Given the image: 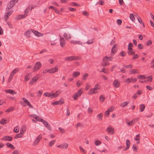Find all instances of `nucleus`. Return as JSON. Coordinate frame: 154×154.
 I'll list each match as a JSON object with an SVG mask.
<instances>
[{
	"instance_id": "1",
	"label": "nucleus",
	"mask_w": 154,
	"mask_h": 154,
	"mask_svg": "<svg viewBox=\"0 0 154 154\" xmlns=\"http://www.w3.org/2000/svg\"><path fill=\"white\" fill-rule=\"evenodd\" d=\"M60 93V92L59 91H57L55 93H54L47 92L43 94V95L45 97H48L52 99L57 97Z\"/></svg>"
},
{
	"instance_id": "2",
	"label": "nucleus",
	"mask_w": 154,
	"mask_h": 154,
	"mask_svg": "<svg viewBox=\"0 0 154 154\" xmlns=\"http://www.w3.org/2000/svg\"><path fill=\"white\" fill-rule=\"evenodd\" d=\"M35 119L37 121L42 122L45 126L46 127L48 130L50 131L51 130V128L50 125L47 121L44 120L39 116H37Z\"/></svg>"
},
{
	"instance_id": "3",
	"label": "nucleus",
	"mask_w": 154,
	"mask_h": 154,
	"mask_svg": "<svg viewBox=\"0 0 154 154\" xmlns=\"http://www.w3.org/2000/svg\"><path fill=\"white\" fill-rule=\"evenodd\" d=\"M13 12V10L11 9L6 8V12L4 16V18L6 21L8 19L9 17L11 14Z\"/></svg>"
},
{
	"instance_id": "4",
	"label": "nucleus",
	"mask_w": 154,
	"mask_h": 154,
	"mask_svg": "<svg viewBox=\"0 0 154 154\" xmlns=\"http://www.w3.org/2000/svg\"><path fill=\"white\" fill-rule=\"evenodd\" d=\"M19 70L18 68H16L12 72L8 79V82H10L11 81L14 74L17 72Z\"/></svg>"
},
{
	"instance_id": "5",
	"label": "nucleus",
	"mask_w": 154,
	"mask_h": 154,
	"mask_svg": "<svg viewBox=\"0 0 154 154\" xmlns=\"http://www.w3.org/2000/svg\"><path fill=\"white\" fill-rule=\"evenodd\" d=\"M18 0H12L9 2L7 8L11 9L15 4L18 2Z\"/></svg>"
},
{
	"instance_id": "6",
	"label": "nucleus",
	"mask_w": 154,
	"mask_h": 154,
	"mask_svg": "<svg viewBox=\"0 0 154 154\" xmlns=\"http://www.w3.org/2000/svg\"><path fill=\"white\" fill-rule=\"evenodd\" d=\"M82 94V90L81 89L79 90L78 92L74 93L73 96V98L74 100H76L77 98L79 97Z\"/></svg>"
},
{
	"instance_id": "7",
	"label": "nucleus",
	"mask_w": 154,
	"mask_h": 154,
	"mask_svg": "<svg viewBox=\"0 0 154 154\" xmlns=\"http://www.w3.org/2000/svg\"><path fill=\"white\" fill-rule=\"evenodd\" d=\"M42 64L40 62H36L34 67L33 68V69L34 71H36L38 70L41 67Z\"/></svg>"
},
{
	"instance_id": "8",
	"label": "nucleus",
	"mask_w": 154,
	"mask_h": 154,
	"mask_svg": "<svg viewBox=\"0 0 154 154\" xmlns=\"http://www.w3.org/2000/svg\"><path fill=\"white\" fill-rule=\"evenodd\" d=\"M79 59V58L77 57L72 56L66 57L65 59V60L68 61H70L73 60H77Z\"/></svg>"
},
{
	"instance_id": "9",
	"label": "nucleus",
	"mask_w": 154,
	"mask_h": 154,
	"mask_svg": "<svg viewBox=\"0 0 154 154\" xmlns=\"http://www.w3.org/2000/svg\"><path fill=\"white\" fill-rule=\"evenodd\" d=\"M68 144L66 143L62 144L58 146L57 147L62 149H66L68 147Z\"/></svg>"
},
{
	"instance_id": "10",
	"label": "nucleus",
	"mask_w": 154,
	"mask_h": 154,
	"mask_svg": "<svg viewBox=\"0 0 154 154\" xmlns=\"http://www.w3.org/2000/svg\"><path fill=\"white\" fill-rule=\"evenodd\" d=\"M27 16V15L26 14L17 15L15 17V18L17 20H20L26 17Z\"/></svg>"
},
{
	"instance_id": "11",
	"label": "nucleus",
	"mask_w": 154,
	"mask_h": 154,
	"mask_svg": "<svg viewBox=\"0 0 154 154\" xmlns=\"http://www.w3.org/2000/svg\"><path fill=\"white\" fill-rule=\"evenodd\" d=\"M2 139L4 141H10L12 140V138L11 136H5L3 137Z\"/></svg>"
},
{
	"instance_id": "12",
	"label": "nucleus",
	"mask_w": 154,
	"mask_h": 154,
	"mask_svg": "<svg viewBox=\"0 0 154 154\" xmlns=\"http://www.w3.org/2000/svg\"><path fill=\"white\" fill-rule=\"evenodd\" d=\"M38 79V76L37 75H36L35 77H33L31 80L30 81L29 83L30 84H32L34 83L35 82H36V81Z\"/></svg>"
},
{
	"instance_id": "13",
	"label": "nucleus",
	"mask_w": 154,
	"mask_h": 154,
	"mask_svg": "<svg viewBox=\"0 0 154 154\" xmlns=\"http://www.w3.org/2000/svg\"><path fill=\"white\" fill-rule=\"evenodd\" d=\"M42 136L41 135H39L35 139L34 143V145H37L39 142Z\"/></svg>"
},
{
	"instance_id": "14",
	"label": "nucleus",
	"mask_w": 154,
	"mask_h": 154,
	"mask_svg": "<svg viewBox=\"0 0 154 154\" xmlns=\"http://www.w3.org/2000/svg\"><path fill=\"white\" fill-rule=\"evenodd\" d=\"M58 70V68L57 66H56L54 68L49 69L50 73H54L57 72Z\"/></svg>"
},
{
	"instance_id": "15",
	"label": "nucleus",
	"mask_w": 154,
	"mask_h": 154,
	"mask_svg": "<svg viewBox=\"0 0 154 154\" xmlns=\"http://www.w3.org/2000/svg\"><path fill=\"white\" fill-rule=\"evenodd\" d=\"M63 37L66 40H68L71 38V34L69 33H65L63 35Z\"/></svg>"
},
{
	"instance_id": "16",
	"label": "nucleus",
	"mask_w": 154,
	"mask_h": 154,
	"mask_svg": "<svg viewBox=\"0 0 154 154\" xmlns=\"http://www.w3.org/2000/svg\"><path fill=\"white\" fill-rule=\"evenodd\" d=\"M70 42L73 45L78 44L79 45H82V42L80 41L72 40L70 41Z\"/></svg>"
},
{
	"instance_id": "17",
	"label": "nucleus",
	"mask_w": 154,
	"mask_h": 154,
	"mask_svg": "<svg viewBox=\"0 0 154 154\" xmlns=\"http://www.w3.org/2000/svg\"><path fill=\"white\" fill-rule=\"evenodd\" d=\"M114 86L116 88H118L120 85V83L118 79H115L113 83Z\"/></svg>"
},
{
	"instance_id": "18",
	"label": "nucleus",
	"mask_w": 154,
	"mask_h": 154,
	"mask_svg": "<svg viewBox=\"0 0 154 154\" xmlns=\"http://www.w3.org/2000/svg\"><path fill=\"white\" fill-rule=\"evenodd\" d=\"M32 31L35 35L37 36H42L43 35V34L42 33L37 31L33 30H32Z\"/></svg>"
},
{
	"instance_id": "19",
	"label": "nucleus",
	"mask_w": 154,
	"mask_h": 154,
	"mask_svg": "<svg viewBox=\"0 0 154 154\" xmlns=\"http://www.w3.org/2000/svg\"><path fill=\"white\" fill-rule=\"evenodd\" d=\"M106 131L109 134H113L114 133V129L110 126H109L106 129Z\"/></svg>"
},
{
	"instance_id": "20",
	"label": "nucleus",
	"mask_w": 154,
	"mask_h": 154,
	"mask_svg": "<svg viewBox=\"0 0 154 154\" xmlns=\"http://www.w3.org/2000/svg\"><path fill=\"white\" fill-rule=\"evenodd\" d=\"M32 32V30H28L25 32L24 35L26 36L27 38H29L30 37V34Z\"/></svg>"
},
{
	"instance_id": "21",
	"label": "nucleus",
	"mask_w": 154,
	"mask_h": 154,
	"mask_svg": "<svg viewBox=\"0 0 154 154\" xmlns=\"http://www.w3.org/2000/svg\"><path fill=\"white\" fill-rule=\"evenodd\" d=\"M5 91L7 93H9L12 94H16V93L15 92L14 90L11 89L6 90H5Z\"/></svg>"
},
{
	"instance_id": "22",
	"label": "nucleus",
	"mask_w": 154,
	"mask_h": 154,
	"mask_svg": "<svg viewBox=\"0 0 154 154\" xmlns=\"http://www.w3.org/2000/svg\"><path fill=\"white\" fill-rule=\"evenodd\" d=\"M26 127L25 126H22L20 128V132L23 134L26 132Z\"/></svg>"
},
{
	"instance_id": "23",
	"label": "nucleus",
	"mask_w": 154,
	"mask_h": 154,
	"mask_svg": "<svg viewBox=\"0 0 154 154\" xmlns=\"http://www.w3.org/2000/svg\"><path fill=\"white\" fill-rule=\"evenodd\" d=\"M23 102L26 103L28 106L30 107L31 108H32L33 107L31 105L30 103L29 102V101L25 98H23Z\"/></svg>"
},
{
	"instance_id": "24",
	"label": "nucleus",
	"mask_w": 154,
	"mask_h": 154,
	"mask_svg": "<svg viewBox=\"0 0 154 154\" xmlns=\"http://www.w3.org/2000/svg\"><path fill=\"white\" fill-rule=\"evenodd\" d=\"M80 74V72L78 71H74L73 72L72 76L74 78H75L77 77Z\"/></svg>"
},
{
	"instance_id": "25",
	"label": "nucleus",
	"mask_w": 154,
	"mask_h": 154,
	"mask_svg": "<svg viewBox=\"0 0 154 154\" xmlns=\"http://www.w3.org/2000/svg\"><path fill=\"white\" fill-rule=\"evenodd\" d=\"M31 78V74L30 73H27L24 76V80L26 82L28 81Z\"/></svg>"
},
{
	"instance_id": "26",
	"label": "nucleus",
	"mask_w": 154,
	"mask_h": 154,
	"mask_svg": "<svg viewBox=\"0 0 154 154\" xmlns=\"http://www.w3.org/2000/svg\"><path fill=\"white\" fill-rule=\"evenodd\" d=\"M60 45L61 47H63L65 44V41L63 38L60 37Z\"/></svg>"
},
{
	"instance_id": "27",
	"label": "nucleus",
	"mask_w": 154,
	"mask_h": 154,
	"mask_svg": "<svg viewBox=\"0 0 154 154\" xmlns=\"http://www.w3.org/2000/svg\"><path fill=\"white\" fill-rule=\"evenodd\" d=\"M6 145L9 148L12 149H15V147L14 146L9 143H7Z\"/></svg>"
},
{
	"instance_id": "28",
	"label": "nucleus",
	"mask_w": 154,
	"mask_h": 154,
	"mask_svg": "<svg viewBox=\"0 0 154 154\" xmlns=\"http://www.w3.org/2000/svg\"><path fill=\"white\" fill-rule=\"evenodd\" d=\"M113 58L111 57L105 56L103 59V60L104 61H110L112 60Z\"/></svg>"
},
{
	"instance_id": "29",
	"label": "nucleus",
	"mask_w": 154,
	"mask_h": 154,
	"mask_svg": "<svg viewBox=\"0 0 154 154\" xmlns=\"http://www.w3.org/2000/svg\"><path fill=\"white\" fill-rule=\"evenodd\" d=\"M8 122V120L6 119H3L0 121V123L4 125L6 124Z\"/></svg>"
},
{
	"instance_id": "30",
	"label": "nucleus",
	"mask_w": 154,
	"mask_h": 154,
	"mask_svg": "<svg viewBox=\"0 0 154 154\" xmlns=\"http://www.w3.org/2000/svg\"><path fill=\"white\" fill-rule=\"evenodd\" d=\"M145 108V106L144 104H141L140 105V110L141 112H143Z\"/></svg>"
},
{
	"instance_id": "31",
	"label": "nucleus",
	"mask_w": 154,
	"mask_h": 154,
	"mask_svg": "<svg viewBox=\"0 0 154 154\" xmlns=\"http://www.w3.org/2000/svg\"><path fill=\"white\" fill-rule=\"evenodd\" d=\"M130 72L131 74L139 73V71L137 69H133L130 70Z\"/></svg>"
},
{
	"instance_id": "32",
	"label": "nucleus",
	"mask_w": 154,
	"mask_h": 154,
	"mask_svg": "<svg viewBox=\"0 0 154 154\" xmlns=\"http://www.w3.org/2000/svg\"><path fill=\"white\" fill-rule=\"evenodd\" d=\"M55 142V140H52L49 143L48 146L50 147H51L54 144Z\"/></svg>"
},
{
	"instance_id": "33",
	"label": "nucleus",
	"mask_w": 154,
	"mask_h": 154,
	"mask_svg": "<svg viewBox=\"0 0 154 154\" xmlns=\"http://www.w3.org/2000/svg\"><path fill=\"white\" fill-rule=\"evenodd\" d=\"M23 134H21L20 132L19 134H16L14 137V138L15 139H17L18 138H21L23 136Z\"/></svg>"
},
{
	"instance_id": "34",
	"label": "nucleus",
	"mask_w": 154,
	"mask_h": 154,
	"mask_svg": "<svg viewBox=\"0 0 154 154\" xmlns=\"http://www.w3.org/2000/svg\"><path fill=\"white\" fill-rule=\"evenodd\" d=\"M109 63L108 62H102L101 63V64L103 66H108L109 64Z\"/></svg>"
},
{
	"instance_id": "35",
	"label": "nucleus",
	"mask_w": 154,
	"mask_h": 154,
	"mask_svg": "<svg viewBox=\"0 0 154 154\" xmlns=\"http://www.w3.org/2000/svg\"><path fill=\"white\" fill-rule=\"evenodd\" d=\"M129 103V102L127 101L122 103L121 105V106L122 107H124L126 106Z\"/></svg>"
},
{
	"instance_id": "36",
	"label": "nucleus",
	"mask_w": 154,
	"mask_h": 154,
	"mask_svg": "<svg viewBox=\"0 0 154 154\" xmlns=\"http://www.w3.org/2000/svg\"><path fill=\"white\" fill-rule=\"evenodd\" d=\"M133 46V45L131 43H129L128 47V51H133V49L132 48V47Z\"/></svg>"
},
{
	"instance_id": "37",
	"label": "nucleus",
	"mask_w": 154,
	"mask_h": 154,
	"mask_svg": "<svg viewBox=\"0 0 154 154\" xmlns=\"http://www.w3.org/2000/svg\"><path fill=\"white\" fill-rule=\"evenodd\" d=\"M97 150L101 152H105L106 151L103 147H102V148L101 149L99 146L97 147Z\"/></svg>"
},
{
	"instance_id": "38",
	"label": "nucleus",
	"mask_w": 154,
	"mask_h": 154,
	"mask_svg": "<svg viewBox=\"0 0 154 154\" xmlns=\"http://www.w3.org/2000/svg\"><path fill=\"white\" fill-rule=\"evenodd\" d=\"M82 13L84 16L87 17H88L89 15V13L86 11H82Z\"/></svg>"
},
{
	"instance_id": "39",
	"label": "nucleus",
	"mask_w": 154,
	"mask_h": 154,
	"mask_svg": "<svg viewBox=\"0 0 154 154\" xmlns=\"http://www.w3.org/2000/svg\"><path fill=\"white\" fill-rule=\"evenodd\" d=\"M19 129L20 128L18 126H16L14 127V131L16 133H17L19 131Z\"/></svg>"
},
{
	"instance_id": "40",
	"label": "nucleus",
	"mask_w": 154,
	"mask_h": 154,
	"mask_svg": "<svg viewBox=\"0 0 154 154\" xmlns=\"http://www.w3.org/2000/svg\"><path fill=\"white\" fill-rule=\"evenodd\" d=\"M88 75H89L87 73H86L84 74L83 75V76H82V78L83 80H86V79L88 77Z\"/></svg>"
},
{
	"instance_id": "41",
	"label": "nucleus",
	"mask_w": 154,
	"mask_h": 154,
	"mask_svg": "<svg viewBox=\"0 0 154 154\" xmlns=\"http://www.w3.org/2000/svg\"><path fill=\"white\" fill-rule=\"evenodd\" d=\"M127 53L128 55H133L134 54H135V52L133 51H127Z\"/></svg>"
},
{
	"instance_id": "42",
	"label": "nucleus",
	"mask_w": 154,
	"mask_h": 154,
	"mask_svg": "<svg viewBox=\"0 0 154 154\" xmlns=\"http://www.w3.org/2000/svg\"><path fill=\"white\" fill-rule=\"evenodd\" d=\"M130 18L133 22L134 21L135 19L133 14H130Z\"/></svg>"
},
{
	"instance_id": "43",
	"label": "nucleus",
	"mask_w": 154,
	"mask_h": 154,
	"mask_svg": "<svg viewBox=\"0 0 154 154\" xmlns=\"http://www.w3.org/2000/svg\"><path fill=\"white\" fill-rule=\"evenodd\" d=\"M99 100L101 102H103L105 100V97H103V95H100V97Z\"/></svg>"
},
{
	"instance_id": "44",
	"label": "nucleus",
	"mask_w": 154,
	"mask_h": 154,
	"mask_svg": "<svg viewBox=\"0 0 154 154\" xmlns=\"http://www.w3.org/2000/svg\"><path fill=\"white\" fill-rule=\"evenodd\" d=\"M14 109L13 107H11V108L8 109L5 111L6 112H10L14 110Z\"/></svg>"
},
{
	"instance_id": "45",
	"label": "nucleus",
	"mask_w": 154,
	"mask_h": 154,
	"mask_svg": "<svg viewBox=\"0 0 154 154\" xmlns=\"http://www.w3.org/2000/svg\"><path fill=\"white\" fill-rule=\"evenodd\" d=\"M95 88H94V89H91L89 92L88 93L90 94H93V93H95Z\"/></svg>"
},
{
	"instance_id": "46",
	"label": "nucleus",
	"mask_w": 154,
	"mask_h": 154,
	"mask_svg": "<svg viewBox=\"0 0 154 154\" xmlns=\"http://www.w3.org/2000/svg\"><path fill=\"white\" fill-rule=\"evenodd\" d=\"M42 93V90H39L37 92V96L38 97H41V95Z\"/></svg>"
},
{
	"instance_id": "47",
	"label": "nucleus",
	"mask_w": 154,
	"mask_h": 154,
	"mask_svg": "<svg viewBox=\"0 0 154 154\" xmlns=\"http://www.w3.org/2000/svg\"><path fill=\"white\" fill-rule=\"evenodd\" d=\"M29 10H30V7H29H29H27L26 8V9L24 11L25 14H26L28 13L29 12Z\"/></svg>"
},
{
	"instance_id": "48",
	"label": "nucleus",
	"mask_w": 154,
	"mask_h": 154,
	"mask_svg": "<svg viewBox=\"0 0 154 154\" xmlns=\"http://www.w3.org/2000/svg\"><path fill=\"white\" fill-rule=\"evenodd\" d=\"M58 130L61 133H64L65 132V130L63 128L59 127L58 128Z\"/></svg>"
},
{
	"instance_id": "49",
	"label": "nucleus",
	"mask_w": 154,
	"mask_h": 154,
	"mask_svg": "<svg viewBox=\"0 0 154 154\" xmlns=\"http://www.w3.org/2000/svg\"><path fill=\"white\" fill-rule=\"evenodd\" d=\"M79 148L80 151H81L82 152L84 153H85V154L86 153V152L85 150L84 149L83 147H81V146H80L79 147Z\"/></svg>"
},
{
	"instance_id": "50",
	"label": "nucleus",
	"mask_w": 154,
	"mask_h": 154,
	"mask_svg": "<svg viewBox=\"0 0 154 154\" xmlns=\"http://www.w3.org/2000/svg\"><path fill=\"white\" fill-rule=\"evenodd\" d=\"M100 71L102 72H103L106 74H107L109 73L108 71L107 70H105V68H103Z\"/></svg>"
},
{
	"instance_id": "51",
	"label": "nucleus",
	"mask_w": 154,
	"mask_h": 154,
	"mask_svg": "<svg viewBox=\"0 0 154 154\" xmlns=\"http://www.w3.org/2000/svg\"><path fill=\"white\" fill-rule=\"evenodd\" d=\"M97 116L100 120H102L103 115L102 113H100L99 114H98Z\"/></svg>"
},
{
	"instance_id": "52",
	"label": "nucleus",
	"mask_w": 154,
	"mask_h": 154,
	"mask_svg": "<svg viewBox=\"0 0 154 154\" xmlns=\"http://www.w3.org/2000/svg\"><path fill=\"white\" fill-rule=\"evenodd\" d=\"M59 103V102L58 101H55L54 102H52L51 103V105L53 106H54L57 105Z\"/></svg>"
},
{
	"instance_id": "53",
	"label": "nucleus",
	"mask_w": 154,
	"mask_h": 154,
	"mask_svg": "<svg viewBox=\"0 0 154 154\" xmlns=\"http://www.w3.org/2000/svg\"><path fill=\"white\" fill-rule=\"evenodd\" d=\"M104 1L102 0H99V2H97V4L100 5H103Z\"/></svg>"
},
{
	"instance_id": "54",
	"label": "nucleus",
	"mask_w": 154,
	"mask_h": 154,
	"mask_svg": "<svg viewBox=\"0 0 154 154\" xmlns=\"http://www.w3.org/2000/svg\"><path fill=\"white\" fill-rule=\"evenodd\" d=\"M138 79H145L146 78L144 75H140L137 77Z\"/></svg>"
},
{
	"instance_id": "55",
	"label": "nucleus",
	"mask_w": 154,
	"mask_h": 154,
	"mask_svg": "<svg viewBox=\"0 0 154 154\" xmlns=\"http://www.w3.org/2000/svg\"><path fill=\"white\" fill-rule=\"evenodd\" d=\"M126 146L129 147L130 145V142L129 140H127L126 141Z\"/></svg>"
},
{
	"instance_id": "56",
	"label": "nucleus",
	"mask_w": 154,
	"mask_h": 154,
	"mask_svg": "<svg viewBox=\"0 0 154 154\" xmlns=\"http://www.w3.org/2000/svg\"><path fill=\"white\" fill-rule=\"evenodd\" d=\"M124 66L126 68H132L133 67V66L131 64H129L128 65H124Z\"/></svg>"
},
{
	"instance_id": "57",
	"label": "nucleus",
	"mask_w": 154,
	"mask_h": 154,
	"mask_svg": "<svg viewBox=\"0 0 154 154\" xmlns=\"http://www.w3.org/2000/svg\"><path fill=\"white\" fill-rule=\"evenodd\" d=\"M147 81L151 82L152 80V75H150L147 77Z\"/></svg>"
},
{
	"instance_id": "58",
	"label": "nucleus",
	"mask_w": 154,
	"mask_h": 154,
	"mask_svg": "<svg viewBox=\"0 0 154 154\" xmlns=\"http://www.w3.org/2000/svg\"><path fill=\"white\" fill-rule=\"evenodd\" d=\"M126 54L124 51H122L120 53V55L122 57H124L125 56Z\"/></svg>"
},
{
	"instance_id": "59",
	"label": "nucleus",
	"mask_w": 154,
	"mask_h": 154,
	"mask_svg": "<svg viewBox=\"0 0 154 154\" xmlns=\"http://www.w3.org/2000/svg\"><path fill=\"white\" fill-rule=\"evenodd\" d=\"M152 44V42L151 40L148 41L146 43V45L147 46H149L151 45Z\"/></svg>"
},
{
	"instance_id": "60",
	"label": "nucleus",
	"mask_w": 154,
	"mask_h": 154,
	"mask_svg": "<svg viewBox=\"0 0 154 154\" xmlns=\"http://www.w3.org/2000/svg\"><path fill=\"white\" fill-rule=\"evenodd\" d=\"M7 24L10 28H12V25L10 22H7Z\"/></svg>"
},
{
	"instance_id": "61",
	"label": "nucleus",
	"mask_w": 154,
	"mask_h": 154,
	"mask_svg": "<svg viewBox=\"0 0 154 154\" xmlns=\"http://www.w3.org/2000/svg\"><path fill=\"white\" fill-rule=\"evenodd\" d=\"M137 20L140 23H142V20L140 17V16H138L137 17Z\"/></svg>"
},
{
	"instance_id": "62",
	"label": "nucleus",
	"mask_w": 154,
	"mask_h": 154,
	"mask_svg": "<svg viewBox=\"0 0 154 154\" xmlns=\"http://www.w3.org/2000/svg\"><path fill=\"white\" fill-rule=\"evenodd\" d=\"M139 118H135L134 119H133V120H132L133 121V122H134V124H135L136 122H137L139 120Z\"/></svg>"
},
{
	"instance_id": "63",
	"label": "nucleus",
	"mask_w": 154,
	"mask_h": 154,
	"mask_svg": "<svg viewBox=\"0 0 154 154\" xmlns=\"http://www.w3.org/2000/svg\"><path fill=\"white\" fill-rule=\"evenodd\" d=\"M139 57V56L137 55V54H135L132 57V59H137Z\"/></svg>"
},
{
	"instance_id": "64",
	"label": "nucleus",
	"mask_w": 154,
	"mask_h": 154,
	"mask_svg": "<svg viewBox=\"0 0 154 154\" xmlns=\"http://www.w3.org/2000/svg\"><path fill=\"white\" fill-rule=\"evenodd\" d=\"M127 124L129 126H131L133 125L134 124L132 120L130 122H127Z\"/></svg>"
}]
</instances>
